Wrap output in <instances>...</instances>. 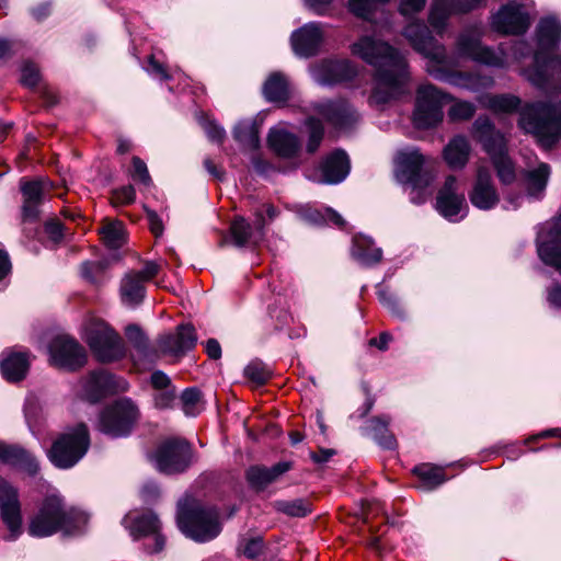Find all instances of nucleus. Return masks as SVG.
Listing matches in <instances>:
<instances>
[{
    "label": "nucleus",
    "instance_id": "obj_1",
    "mask_svg": "<svg viewBox=\"0 0 561 561\" xmlns=\"http://www.w3.org/2000/svg\"><path fill=\"white\" fill-rule=\"evenodd\" d=\"M351 50L375 68L376 85L369 98L371 104H386L404 92L408 64L396 48L371 36H362L352 45Z\"/></svg>",
    "mask_w": 561,
    "mask_h": 561
},
{
    "label": "nucleus",
    "instance_id": "obj_2",
    "mask_svg": "<svg viewBox=\"0 0 561 561\" xmlns=\"http://www.w3.org/2000/svg\"><path fill=\"white\" fill-rule=\"evenodd\" d=\"M404 36L417 53L427 58L426 71L434 79L470 91L493 85L490 76L458 70L457 61L447 55L445 46L431 35L423 22L410 23L404 28Z\"/></svg>",
    "mask_w": 561,
    "mask_h": 561
},
{
    "label": "nucleus",
    "instance_id": "obj_3",
    "mask_svg": "<svg viewBox=\"0 0 561 561\" xmlns=\"http://www.w3.org/2000/svg\"><path fill=\"white\" fill-rule=\"evenodd\" d=\"M537 49L534 65L525 70L527 80L542 91L561 89V55L553 56L561 42V23L543 18L536 28Z\"/></svg>",
    "mask_w": 561,
    "mask_h": 561
},
{
    "label": "nucleus",
    "instance_id": "obj_4",
    "mask_svg": "<svg viewBox=\"0 0 561 561\" xmlns=\"http://www.w3.org/2000/svg\"><path fill=\"white\" fill-rule=\"evenodd\" d=\"M88 522V514L67 508L60 496L49 495L30 517L27 533L37 538L49 537L58 531L76 535L83 531Z\"/></svg>",
    "mask_w": 561,
    "mask_h": 561
},
{
    "label": "nucleus",
    "instance_id": "obj_5",
    "mask_svg": "<svg viewBox=\"0 0 561 561\" xmlns=\"http://www.w3.org/2000/svg\"><path fill=\"white\" fill-rule=\"evenodd\" d=\"M518 126L540 146L551 148L561 138V101L526 103L519 112Z\"/></svg>",
    "mask_w": 561,
    "mask_h": 561
},
{
    "label": "nucleus",
    "instance_id": "obj_6",
    "mask_svg": "<svg viewBox=\"0 0 561 561\" xmlns=\"http://www.w3.org/2000/svg\"><path fill=\"white\" fill-rule=\"evenodd\" d=\"M471 135L490 157L500 182L504 185L512 184L516 180V170L507 153L506 136L495 128L488 116H479L473 122Z\"/></svg>",
    "mask_w": 561,
    "mask_h": 561
},
{
    "label": "nucleus",
    "instance_id": "obj_7",
    "mask_svg": "<svg viewBox=\"0 0 561 561\" xmlns=\"http://www.w3.org/2000/svg\"><path fill=\"white\" fill-rule=\"evenodd\" d=\"M178 525L187 537L199 542L209 541L221 531L217 510L194 501L179 503Z\"/></svg>",
    "mask_w": 561,
    "mask_h": 561
},
{
    "label": "nucleus",
    "instance_id": "obj_8",
    "mask_svg": "<svg viewBox=\"0 0 561 561\" xmlns=\"http://www.w3.org/2000/svg\"><path fill=\"white\" fill-rule=\"evenodd\" d=\"M83 339L101 363L117 362L126 356L124 341L103 320L89 318L83 324Z\"/></svg>",
    "mask_w": 561,
    "mask_h": 561
},
{
    "label": "nucleus",
    "instance_id": "obj_9",
    "mask_svg": "<svg viewBox=\"0 0 561 561\" xmlns=\"http://www.w3.org/2000/svg\"><path fill=\"white\" fill-rule=\"evenodd\" d=\"M481 27L474 26L463 30L455 43V51L458 57L468 58L490 67L503 68L506 65V53L502 47L494 50L481 43Z\"/></svg>",
    "mask_w": 561,
    "mask_h": 561
},
{
    "label": "nucleus",
    "instance_id": "obj_10",
    "mask_svg": "<svg viewBox=\"0 0 561 561\" xmlns=\"http://www.w3.org/2000/svg\"><path fill=\"white\" fill-rule=\"evenodd\" d=\"M89 443L87 426L79 424L54 442L48 451V457L56 467L62 469L70 468L85 455Z\"/></svg>",
    "mask_w": 561,
    "mask_h": 561
},
{
    "label": "nucleus",
    "instance_id": "obj_11",
    "mask_svg": "<svg viewBox=\"0 0 561 561\" xmlns=\"http://www.w3.org/2000/svg\"><path fill=\"white\" fill-rule=\"evenodd\" d=\"M454 98L432 83L421 84L416 91L413 122L419 128H430L443 118V106Z\"/></svg>",
    "mask_w": 561,
    "mask_h": 561
},
{
    "label": "nucleus",
    "instance_id": "obj_12",
    "mask_svg": "<svg viewBox=\"0 0 561 561\" xmlns=\"http://www.w3.org/2000/svg\"><path fill=\"white\" fill-rule=\"evenodd\" d=\"M139 419L138 408L129 399H119L107 405L100 414L99 428L114 437L130 433Z\"/></svg>",
    "mask_w": 561,
    "mask_h": 561
},
{
    "label": "nucleus",
    "instance_id": "obj_13",
    "mask_svg": "<svg viewBox=\"0 0 561 561\" xmlns=\"http://www.w3.org/2000/svg\"><path fill=\"white\" fill-rule=\"evenodd\" d=\"M192 458V446L181 438H170L162 442L151 456L157 469L167 474L185 471L191 466Z\"/></svg>",
    "mask_w": 561,
    "mask_h": 561
},
{
    "label": "nucleus",
    "instance_id": "obj_14",
    "mask_svg": "<svg viewBox=\"0 0 561 561\" xmlns=\"http://www.w3.org/2000/svg\"><path fill=\"white\" fill-rule=\"evenodd\" d=\"M396 161L400 176L414 188L427 187L435 179L434 162H428L417 149L399 151Z\"/></svg>",
    "mask_w": 561,
    "mask_h": 561
},
{
    "label": "nucleus",
    "instance_id": "obj_15",
    "mask_svg": "<svg viewBox=\"0 0 561 561\" xmlns=\"http://www.w3.org/2000/svg\"><path fill=\"white\" fill-rule=\"evenodd\" d=\"M161 266L153 261H146L140 271L127 272L119 284V298L124 306L135 308L139 306L146 296V284L153 279Z\"/></svg>",
    "mask_w": 561,
    "mask_h": 561
},
{
    "label": "nucleus",
    "instance_id": "obj_16",
    "mask_svg": "<svg viewBox=\"0 0 561 561\" xmlns=\"http://www.w3.org/2000/svg\"><path fill=\"white\" fill-rule=\"evenodd\" d=\"M530 26V16L526 7L512 0L503 4L491 18V27L503 35H522Z\"/></svg>",
    "mask_w": 561,
    "mask_h": 561
},
{
    "label": "nucleus",
    "instance_id": "obj_17",
    "mask_svg": "<svg viewBox=\"0 0 561 561\" xmlns=\"http://www.w3.org/2000/svg\"><path fill=\"white\" fill-rule=\"evenodd\" d=\"M50 364L68 370L81 368L87 362L84 348L72 337H55L49 345Z\"/></svg>",
    "mask_w": 561,
    "mask_h": 561
},
{
    "label": "nucleus",
    "instance_id": "obj_18",
    "mask_svg": "<svg viewBox=\"0 0 561 561\" xmlns=\"http://www.w3.org/2000/svg\"><path fill=\"white\" fill-rule=\"evenodd\" d=\"M81 396L90 401L96 402L110 393L126 390V381L116 378L105 369L91 371L80 381Z\"/></svg>",
    "mask_w": 561,
    "mask_h": 561
},
{
    "label": "nucleus",
    "instance_id": "obj_19",
    "mask_svg": "<svg viewBox=\"0 0 561 561\" xmlns=\"http://www.w3.org/2000/svg\"><path fill=\"white\" fill-rule=\"evenodd\" d=\"M0 515L10 531V538L16 539L22 533L21 503L16 489L0 478Z\"/></svg>",
    "mask_w": 561,
    "mask_h": 561
},
{
    "label": "nucleus",
    "instance_id": "obj_20",
    "mask_svg": "<svg viewBox=\"0 0 561 561\" xmlns=\"http://www.w3.org/2000/svg\"><path fill=\"white\" fill-rule=\"evenodd\" d=\"M123 523L135 539L154 536V548L150 552H159L163 549L164 538L159 534L160 522L152 512H130L125 516Z\"/></svg>",
    "mask_w": 561,
    "mask_h": 561
},
{
    "label": "nucleus",
    "instance_id": "obj_21",
    "mask_svg": "<svg viewBox=\"0 0 561 561\" xmlns=\"http://www.w3.org/2000/svg\"><path fill=\"white\" fill-rule=\"evenodd\" d=\"M469 199L474 207L481 210L492 209L499 204L500 195L488 167H478L472 188L469 192Z\"/></svg>",
    "mask_w": 561,
    "mask_h": 561
},
{
    "label": "nucleus",
    "instance_id": "obj_22",
    "mask_svg": "<svg viewBox=\"0 0 561 561\" xmlns=\"http://www.w3.org/2000/svg\"><path fill=\"white\" fill-rule=\"evenodd\" d=\"M197 336L193 325L181 324L175 333L165 334L159 337L157 342L158 351L163 355H170L175 358L184 356L196 345Z\"/></svg>",
    "mask_w": 561,
    "mask_h": 561
},
{
    "label": "nucleus",
    "instance_id": "obj_23",
    "mask_svg": "<svg viewBox=\"0 0 561 561\" xmlns=\"http://www.w3.org/2000/svg\"><path fill=\"white\" fill-rule=\"evenodd\" d=\"M485 1L486 0H434L428 16L430 24L437 34L442 35L451 13L469 12Z\"/></svg>",
    "mask_w": 561,
    "mask_h": 561
},
{
    "label": "nucleus",
    "instance_id": "obj_24",
    "mask_svg": "<svg viewBox=\"0 0 561 561\" xmlns=\"http://www.w3.org/2000/svg\"><path fill=\"white\" fill-rule=\"evenodd\" d=\"M312 108L327 123L339 129L348 127L357 118L356 112L344 100L316 103Z\"/></svg>",
    "mask_w": 561,
    "mask_h": 561
},
{
    "label": "nucleus",
    "instance_id": "obj_25",
    "mask_svg": "<svg viewBox=\"0 0 561 561\" xmlns=\"http://www.w3.org/2000/svg\"><path fill=\"white\" fill-rule=\"evenodd\" d=\"M254 216V226H251L243 217H238L231 222L230 233L236 245H256L263 240L266 220L259 209L255 210Z\"/></svg>",
    "mask_w": 561,
    "mask_h": 561
},
{
    "label": "nucleus",
    "instance_id": "obj_26",
    "mask_svg": "<svg viewBox=\"0 0 561 561\" xmlns=\"http://www.w3.org/2000/svg\"><path fill=\"white\" fill-rule=\"evenodd\" d=\"M466 207L465 196L457 193V179L447 176L436 198V208L445 218L456 221L461 209Z\"/></svg>",
    "mask_w": 561,
    "mask_h": 561
},
{
    "label": "nucleus",
    "instance_id": "obj_27",
    "mask_svg": "<svg viewBox=\"0 0 561 561\" xmlns=\"http://www.w3.org/2000/svg\"><path fill=\"white\" fill-rule=\"evenodd\" d=\"M323 41V32L319 23H308L291 35V46L296 55L311 57L316 55Z\"/></svg>",
    "mask_w": 561,
    "mask_h": 561
},
{
    "label": "nucleus",
    "instance_id": "obj_28",
    "mask_svg": "<svg viewBox=\"0 0 561 561\" xmlns=\"http://www.w3.org/2000/svg\"><path fill=\"white\" fill-rule=\"evenodd\" d=\"M356 73L348 60H323L313 69L316 79L322 84L351 80Z\"/></svg>",
    "mask_w": 561,
    "mask_h": 561
},
{
    "label": "nucleus",
    "instance_id": "obj_29",
    "mask_svg": "<svg viewBox=\"0 0 561 561\" xmlns=\"http://www.w3.org/2000/svg\"><path fill=\"white\" fill-rule=\"evenodd\" d=\"M31 363L28 352H18L5 350L0 356V367L3 377L11 382L20 381L25 378Z\"/></svg>",
    "mask_w": 561,
    "mask_h": 561
},
{
    "label": "nucleus",
    "instance_id": "obj_30",
    "mask_svg": "<svg viewBox=\"0 0 561 561\" xmlns=\"http://www.w3.org/2000/svg\"><path fill=\"white\" fill-rule=\"evenodd\" d=\"M290 469L291 463L287 461L278 462L271 468L256 465L247 470L245 478L251 488L262 491Z\"/></svg>",
    "mask_w": 561,
    "mask_h": 561
},
{
    "label": "nucleus",
    "instance_id": "obj_31",
    "mask_svg": "<svg viewBox=\"0 0 561 561\" xmlns=\"http://www.w3.org/2000/svg\"><path fill=\"white\" fill-rule=\"evenodd\" d=\"M321 182L336 184L342 182L350 172V160L343 150H335L325 157L320 165Z\"/></svg>",
    "mask_w": 561,
    "mask_h": 561
},
{
    "label": "nucleus",
    "instance_id": "obj_32",
    "mask_svg": "<svg viewBox=\"0 0 561 561\" xmlns=\"http://www.w3.org/2000/svg\"><path fill=\"white\" fill-rule=\"evenodd\" d=\"M538 254L545 264L561 272V215L554 220L549 239L540 241Z\"/></svg>",
    "mask_w": 561,
    "mask_h": 561
},
{
    "label": "nucleus",
    "instance_id": "obj_33",
    "mask_svg": "<svg viewBox=\"0 0 561 561\" xmlns=\"http://www.w3.org/2000/svg\"><path fill=\"white\" fill-rule=\"evenodd\" d=\"M0 460L25 470L34 474L38 470V463L35 457L27 450L18 446H8L0 443Z\"/></svg>",
    "mask_w": 561,
    "mask_h": 561
},
{
    "label": "nucleus",
    "instance_id": "obj_34",
    "mask_svg": "<svg viewBox=\"0 0 561 561\" xmlns=\"http://www.w3.org/2000/svg\"><path fill=\"white\" fill-rule=\"evenodd\" d=\"M477 100L481 107L486 108L495 114L514 113L519 108L522 104V100L513 94L484 93L479 95Z\"/></svg>",
    "mask_w": 561,
    "mask_h": 561
},
{
    "label": "nucleus",
    "instance_id": "obj_35",
    "mask_svg": "<svg viewBox=\"0 0 561 561\" xmlns=\"http://www.w3.org/2000/svg\"><path fill=\"white\" fill-rule=\"evenodd\" d=\"M268 145L277 156L283 158L295 157L300 148L297 136L283 129H272L270 131Z\"/></svg>",
    "mask_w": 561,
    "mask_h": 561
},
{
    "label": "nucleus",
    "instance_id": "obj_36",
    "mask_svg": "<svg viewBox=\"0 0 561 561\" xmlns=\"http://www.w3.org/2000/svg\"><path fill=\"white\" fill-rule=\"evenodd\" d=\"M21 191L23 194V217L24 219H36L38 216V206L42 202L44 183L39 180L22 182Z\"/></svg>",
    "mask_w": 561,
    "mask_h": 561
},
{
    "label": "nucleus",
    "instance_id": "obj_37",
    "mask_svg": "<svg viewBox=\"0 0 561 561\" xmlns=\"http://www.w3.org/2000/svg\"><path fill=\"white\" fill-rule=\"evenodd\" d=\"M471 146L465 136H456L444 149V159L453 169H462L470 156Z\"/></svg>",
    "mask_w": 561,
    "mask_h": 561
},
{
    "label": "nucleus",
    "instance_id": "obj_38",
    "mask_svg": "<svg viewBox=\"0 0 561 561\" xmlns=\"http://www.w3.org/2000/svg\"><path fill=\"white\" fill-rule=\"evenodd\" d=\"M353 256L364 265H374L381 261L382 251L374 244V241L365 236H356L353 239Z\"/></svg>",
    "mask_w": 561,
    "mask_h": 561
},
{
    "label": "nucleus",
    "instance_id": "obj_39",
    "mask_svg": "<svg viewBox=\"0 0 561 561\" xmlns=\"http://www.w3.org/2000/svg\"><path fill=\"white\" fill-rule=\"evenodd\" d=\"M263 93L271 102H286L291 93L287 78L279 73H272L264 83Z\"/></svg>",
    "mask_w": 561,
    "mask_h": 561
},
{
    "label": "nucleus",
    "instance_id": "obj_40",
    "mask_svg": "<svg viewBox=\"0 0 561 561\" xmlns=\"http://www.w3.org/2000/svg\"><path fill=\"white\" fill-rule=\"evenodd\" d=\"M550 175V167L540 163L535 170L526 173V188L529 195L537 196L545 191Z\"/></svg>",
    "mask_w": 561,
    "mask_h": 561
},
{
    "label": "nucleus",
    "instance_id": "obj_41",
    "mask_svg": "<svg viewBox=\"0 0 561 561\" xmlns=\"http://www.w3.org/2000/svg\"><path fill=\"white\" fill-rule=\"evenodd\" d=\"M413 472L431 489L440 485L446 480L444 469L433 465L417 466L413 469Z\"/></svg>",
    "mask_w": 561,
    "mask_h": 561
},
{
    "label": "nucleus",
    "instance_id": "obj_42",
    "mask_svg": "<svg viewBox=\"0 0 561 561\" xmlns=\"http://www.w3.org/2000/svg\"><path fill=\"white\" fill-rule=\"evenodd\" d=\"M104 243L111 249H118L125 242V228L121 221H108L101 230Z\"/></svg>",
    "mask_w": 561,
    "mask_h": 561
},
{
    "label": "nucleus",
    "instance_id": "obj_43",
    "mask_svg": "<svg viewBox=\"0 0 561 561\" xmlns=\"http://www.w3.org/2000/svg\"><path fill=\"white\" fill-rule=\"evenodd\" d=\"M275 507L278 512H282L291 517H305L311 513V505L309 502L302 499H296L293 501H277Z\"/></svg>",
    "mask_w": 561,
    "mask_h": 561
},
{
    "label": "nucleus",
    "instance_id": "obj_44",
    "mask_svg": "<svg viewBox=\"0 0 561 561\" xmlns=\"http://www.w3.org/2000/svg\"><path fill=\"white\" fill-rule=\"evenodd\" d=\"M201 391L196 388H187L182 392L181 402L186 415L195 416L201 411Z\"/></svg>",
    "mask_w": 561,
    "mask_h": 561
},
{
    "label": "nucleus",
    "instance_id": "obj_45",
    "mask_svg": "<svg viewBox=\"0 0 561 561\" xmlns=\"http://www.w3.org/2000/svg\"><path fill=\"white\" fill-rule=\"evenodd\" d=\"M126 336L134 347L145 357H149L148 339L144 331L136 324L126 328Z\"/></svg>",
    "mask_w": 561,
    "mask_h": 561
},
{
    "label": "nucleus",
    "instance_id": "obj_46",
    "mask_svg": "<svg viewBox=\"0 0 561 561\" xmlns=\"http://www.w3.org/2000/svg\"><path fill=\"white\" fill-rule=\"evenodd\" d=\"M309 127V140L307 145V150L310 153H313L318 150L324 135V128L322 123L316 117H309L306 122Z\"/></svg>",
    "mask_w": 561,
    "mask_h": 561
},
{
    "label": "nucleus",
    "instance_id": "obj_47",
    "mask_svg": "<svg viewBox=\"0 0 561 561\" xmlns=\"http://www.w3.org/2000/svg\"><path fill=\"white\" fill-rule=\"evenodd\" d=\"M82 276L92 284H102L105 282V270L100 262H85L81 266Z\"/></svg>",
    "mask_w": 561,
    "mask_h": 561
},
{
    "label": "nucleus",
    "instance_id": "obj_48",
    "mask_svg": "<svg viewBox=\"0 0 561 561\" xmlns=\"http://www.w3.org/2000/svg\"><path fill=\"white\" fill-rule=\"evenodd\" d=\"M474 113V104L468 101H456L448 111V115L453 121L470 119Z\"/></svg>",
    "mask_w": 561,
    "mask_h": 561
},
{
    "label": "nucleus",
    "instance_id": "obj_49",
    "mask_svg": "<svg viewBox=\"0 0 561 561\" xmlns=\"http://www.w3.org/2000/svg\"><path fill=\"white\" fill-rule=\"evenodd\" d=\"M244 376L256 385H263L270 379L271 373L262 363L252 362L245 367Z\"/></svg>",
    "mask_w": 561,
    "mask_h": 561
},
{
    "label": "nucleus",
    "instance_id": "obj_50",
    "mask_svg": "<svg viewBox=\"0 0 561 561\" xmlns=\"http://www.w3.org/2000/svg\"><path fill=\"white\" fill-rule=\"evenodd\" d=\"M133 169L130 172V176L137 183L142 184L148 187L151 185V178L148 172V168L146 163L138 157H134L131 160Z\"/></svg>",
    "mask_w": 561,
    "mask_h": 561
},
{
    "label": "nucleus",
    "instance_id": "obj_51",
    "mask_svg": "<svg viewBox=\"0 0 561 561\" xmlns=\"http://www.w3.org/2000/svg\"><path fill=\"white\" fill-rule=\"evenodd\" d=\"M135 198V188L131 185H125L119 188L113 190L111 202L114 206H121L134 203Z\"/></svg>",
    "mask_w": 561,
    "mask_h": 561
},
{
    "label": "nucleus",
    "instance_id": "obj_52",
    "mask_svg": "<svg viewBox=\"0 0 561 561\" xmlns=\"http://www.w3.org/2000/svg\"><path fill=\"white\" fill-rule=\"evenodd\" d=\"M234 138L253 148H256L259 145L257 131L253 126H237L234 129Z\"/></svg>",
    "mask_w": 561,
    "mask_h": 561
},
{
    "label": "nucleus",
    "instance_id": "obj_53",
    "mask_svg": "<svg viewBox=\"0 0 561 561\" xmlns=\"http://www.w3.org/2000/svg\"><path fill=\"white\" fill-rule=\"evenodd\" d=\"M39 80V72L34 64L26 62L22 68L21 82L23 85L35 87Z\"/></svg>",
    "mask_w": 561,
    "mask_h": 561
},
{
    "label": "nucleus",
    "instance_id": "obj_54",
    "mask_svg": "<svg viewBox=\"0 0 561 561\" xmlns=\"http://www.w3.org/2000/svg\"><path fill=\"white\" fill-rule=\"evenodd\" d=\"M153 397L157 408L167 409L172 407L175 400V390L173 387L163 390H157Z\"/></svg>",
    "mask_w": 561,
    "mask_h": 561
},
{
    "label": "nucleus",
    "instance_id": "obj_55",
    "mask_svg": "<svg viewBox=\"0 0 561 561\" xmlns=\"http://www.w3.org/2000/svg\"><path fill=\"white\" fill-rule=\"evenodd\" d=\"M426 0H401L400 13L404 16H411L424 9Z\"/></svg>",
    "mask_w": 561,
    "mask_h": 561
},
{
    "label": "nucleus",
    "instance_id": "obj_56",
    "mask_svg": "<svg viewBox=\"0 0 561 561\" xmlns=\"http://www.w3.org/2000/svg\"><path fill=\"white\" fill-rule=\"evenodd\" d=\"M263 548V540L261 538H252L248 540L243 546V554L248 558H255L259 556Z\"/></svg>",
    "mask_w": 561,
    "mask_h": 561
},
{
    "label": "nucleus",
    "instance_id": "obj_57",
    "mask_svg": "<svg viewBox=\"0 0 561 561\" xmlns=\"http://www.w3.org/2000/svg\"><path fill=\"white\" fill-rule=\"evenodd\" d=\"M146 215H147V219H148V224H149V228H150L151 232L156 237L161 236L163 232V225H162V220L160 219L158 214L151 209L146 208Z\"/></svg>",
    "mask_w": 561,
    "mask_h": 561
},
{
    "label": "nucleus",
    "instance_id": "obj_58",
    "mask_svg": "<svg viewBox=\"0 0 561 561\" xmlns=\"http://www.w3.org/2000/svg\"><path fill=\"white\" fill-rule=\"evenodd\" d=\"M333 0H304L305 5L316 14L327 13Z\"/></svg>",
    "mask_w": 561,
    "mask_h": 561
},
{
    "label": "nucleus",
    "instance_id": "obj_59",
    "mask_svg": "<svg viewBox=\"0 0 561 561\" xmlns=\"http://www.w3.org/2000/svg\"><path fill=\"white\" fill-rule=\"evenodd\" d=\"M149 71L158 76L161 80H170L171 76L163 64L159 62L153 56L149 57Z\"/></svg>",
    "mask_w": 561,
    "mask_h": 561
},
{
    "label": "nucleus",
    "instance_id": "obj_60",
    "mask_svg": "<svg viewBox=\"0 0 561 561\" xmlns=\"http://www.w3.org/2000/svg\"><path fill=\"white\" fill-rule=\"evenodd\" d=\"M389 419L387 417H375L370 420V431L373 437H378L385 433H388Z\"/></svg>",
    "mask_w": 561,
    "mask_h": 561
},
{
    "label": "nucleus",
    "instance_id": "obj_61",
    "mask_svg": "<svg viewBox=\"0 0 561 561\" xmlns=\"http://www.w3.org/2000/svg\"><path fill=\"white\" fill-rule=\"evenodd\" d=\"M151 385L156 391L172 388L170 378L162 371H154L151 375Z\"/></svg>",
    "mask_w": 561,
    "mask_h": 561
},
{
    "label": "nucleus",
    "instance_id": "obj_62",
    "mask_svg": "<svg viewBox=\"0 0 561 561\" xmlns=\"http://www.w3.org/2000/svg\"><path fill=\"white\" fill-rule=\"evenodd\" d=\"M208 138L213 141L221 142L225 137V130L213 122H208L204 126Z\"/></svg>",
    "mask_w": 561,
    "mask_h": 561
},
{
    "label": "nucleus",
    "instance_id": "obj_63",
    "mask_svg": "<svg viewBox=\"0 0 561 561\" xmlns=\"http://www.w3.org/2000/svg\"><path fill=\"white\" fill-rule=\"evenodd\" d=\"M391 340H392L391 334H389L388 332H382L378 337L370 339L369 345L376 346L380 351H386V350H388V345Z\"/></svg>",
    "mask_w": 561,
    "mask_h": 561
},
{
    "label": "nucleus",
    "instance_id": "obj_64",
    "mask_svg": "<svg viewBox=\"0 0 561 561\" xmlns=\"http://www.w3.org/2000/svg\"><path fill=\"white\" fill-rule=\"evenodd\" d=\"M45 230L53 240H59L62 237V225L59 221H48L45 226Z\"/></svg>",
    "mask_w": 561,
    "mask_h": 561
}]
</instances>
